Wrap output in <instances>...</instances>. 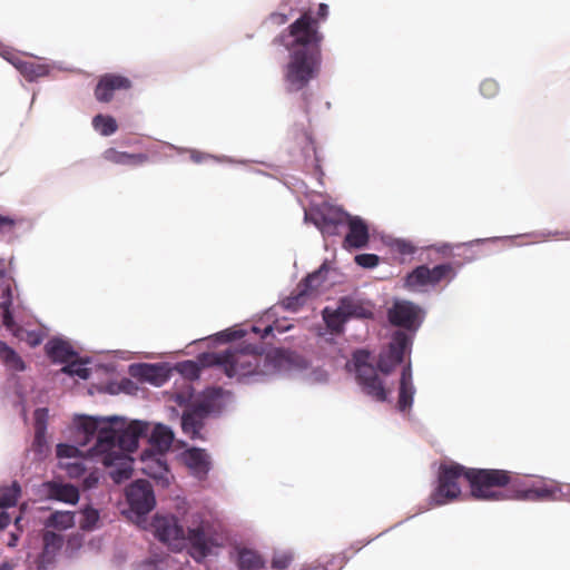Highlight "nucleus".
I'll return each instance as SVG.
<instances>
[{"mask_svg":"<svg viewBox=\"0 0 570 570\" xmlns=\"http://www.w3.org/2000/svg\"><path fill=\"white\" fill-rule=\"evenodd\" d=\"M2 59H6L29 81H35L49 73L48 66L32 60L22 59L2 48Z\"/></svg>","mask_w":570,"mask_h":570,"instance_id":"obj_18","label":"nucleus"},{"mask_svg":"<svg viewBox=\"0 0 570 570\" xmlns=\"http://www.w3.org/2000/svg\"><path fill=\"white\" fill-rule=\"evenodd\" d=\"M466 481L471 495L476 500H547L556 493V487L542 480L529 482L519 474L501 469H469Z\"/></svg>","mask_w":570,"mask_h":570,"instance_id":"obj_1","label":"nucleus"},{"mask_svg":"<svg viewBox=\"0 0 570 570\" xmlns=\"http://www.w3.org/2000/svg\"><path fill=\"white\" fill-rule=\"evenodd\" d=\"M99 481V478L96 473H90L89 475H87L83 480V487L86 489H91V488H95L97 485Z\"/></svg>","mask_w":570,"mask_h":570,"instance_id":"obj_51","label":"nucleus"},{"mask_svg":"<svg viewBox=\"0 0 570 570\" xmlns=\"http://www.w3.org/2000/svg\"><path fill=\"white\" fill-rule=\"evenodd\" d=\"M203 361L207 365L218 366L228 377H254L255 381H259L276 373L283 365L284 356L278 350L265 353L246 345L205 354Z\"/></svg>","mask_w":570,"mask_h":570,"instance_id":"obj_2","label":"nucleus"},{"mask_svg":"<svg viewBox=\"0 0 570 570\" xmlns=\"http://www.w3.org/2000/svg\"><path fill=\"white\" fill-rule=\"evenodd\" d=\"M293 558L288 553H281L273 557L272 567L277 570H285L289 567Z\"/></svg>","mask_w":570,"mask_h":570,"instance_id":"obj_45","label":"nucleus"},{"mask_svg":"<svg viewBox=\"0 0 570 570\" xmlns=\"http://www.w3.org/2000/svg\"><path fill=\"white\" fill-rule=\"evenodd\" d=\"M268 20L274 26H283L289 20V16L282 12H273L269 14Z\"/></svg>","mask_w":570,"mask_h":570,"instance_id":"obj_49","label":"nucleus"},{"mask_svg":"<svg viewBox=\"0 0 570 570\" xmlns=\"http://www.w3.org/2000/svg\"><path fill=\"white\" fill-rule=\"evenodd\" d=\"M78 453V449L73 445L69 444H58L57 445V456L62 458H76Z\"/></svg>","mask_w":570,"mask_h":570,"instance_id":"obj_47","label":"nucleus"},{"mask_svg":"<svg viewBox=\"0 0 570 570\" xmlns=\"http://www.w3.org/2000/svg\"><path fill=\"white\" fill-rule=\"evenodd\" d=\"M180 366H181V372H184V373H190V374L196 375V373L198 371L196 363L193 361L184 362L183 364H180Z\"/></svg>","mask_w":570,"mask_h":570,"instance_id":"obj_52","label":"nucleus"},{"mask_svg":"<svg viewBox=\"0 0 570 570\" xmlns=\"http://www.w3.org/2000/svg\"><path fill=\"white\" fill-rule=\"evenodd\" d=\"M269 332H272V327H271V326H268V327H266V328H265V333H266V334H267V333H269Z\"/></svg>","mask_w":570,"mask_h":570,"instance_id":"obj_54","label":"nucleus"},{"mask_svg":"<svg viewBox=\"0 0 570 570\" xmlns=\"http://www.w3.org/2000/svg\"><path fill=\"white\" fill-rule=\"evenodd\" d=\"M112 463L108 466H115L110 472V476L115 483H122L131 478L132 474V459L129 455L112 454Z\"/></svg>","mask_w":570,"mask_h":570,"instance_id":"obj_26","label":"nucleus"},{"mask_svg":"<svg viewBox=\"0 0 570 570\" xmlns=\"http://www.w3.org/2000/svg\"><path fill=\"white\" fill-rule=\"evenodd\" d=\"M43 549L40 556L42 563H50L53 561L57 553L63 546V537L52 531H46L42 535Z\"/></svg>","mask_w":570,"mask_h":570,"instance_id":"obj_25","label":"nucleus"},{"mask_svg":"<svg viewBox=\"0 0 570 570\" xmlns=\"http://www.w3.org/2000/svg\"><path fill=\"white\" fill-rule=\"evenodd\" d=\"M79 429L85 434V442L86 444L88 441H90L96 434L99 436L100 431L102 429H111V422L109 420L105 419H96L90 416H81L79 420ZM98 438H96L97 440Z\"/></svg>","mask_w":570,"mask_h":570,"instance_id":"obj_27","label":"nucleus"},{"mask_svg":"<svg viewBox=\"0 0 570 570\" xmlns=\"http://www.w3.org/2000/svg\"><path fill=\"white\" fill-rule=\"evenodd\" d=\"M347 234L343 240V247L345 249H361L367 246L370 240L368 226L358 216H351L350 220L346 222Z\"/></svg>","mask_w":570,"mask_h":570,"instance_id":"obj_17","label":"nucleus"},{"mask_svg":"<svg viewBox=\"0 0 570 570\" xmlns=\"http://www.w3.org/2000/svg\"><path fill=\"white\" fill-rule=\"evenodd\" d=\"M465 468L456 462L441 464L438 475V485L430 495V504L440 507L455 501L461 495V487L459 480L464 478L466 480Z\"/></svg>","mask_w":570,"mask_h":570,"instance_id":"obj_8","label":"nucleus"},{"mask_svg":"<svg viewBox=\"0 0 570 570\" xmlns=\"http://www.w3.org/2000/svg\"><path fill=\"white\" fill-rule=\"evenodd\" d=\"M49 413L48 409L40 407L37 409L33 413L35 419V439L32 443V448L36 452L42 453L47 448V422H48Z\"/></svg>","mask_w":570,"mask_h":570,"instance_id":"obj_24","label":"nucleus"},{"mask_svg":"<svg viewBox=\"0 0 570 570\" xmlns=\"http://www.w3.org/2000/svg\"><path fill=\"white\" fill-rule=\"evenodd\" d=\"M327 269L325 265H322L316 272L307 275L303 281H301L297 285L303 292H305L308 296L314 295L318 287L323 284L325 277L324 273Z\"/></svg>","mask_w":570,"mask_h":570,"instance_id":"obj_33","label":"nucleus"},{"mask_svg":"<svg viewBox=\"0 0 570 570\" xmlns=\"http://www.w3.org/2000/svg\"><path fill=\"white\" fill-rule=\"evenodd\" d=\"M174 441V433L163 424H157L151 433L150 443L159 451H167Z\"/></svg>","mask_w":570,"mask_h":570,"instance_id":"obj_31","label":"nucleus"},{"mask_svg":"<svg viewBox=\"0 0 570 570\" xmlns=\"http://www.w3.org/2000/svg\"><path fill=\"white\" fill-rule=\"evenodd\" d=\"M368 357V352L363 350L356 351L353 354L356 381L366 395L377 402H384L387 400V391L379 377L376 368L367 362Z\"/></svg>","mask_w":570,"mask_h":570,"instance_id":"obj_10","label":"nucleus"},{"mask_svg":"<svg viewBox=\"0 0 570 570\" xmlns=\"http://www.w3.org/2000/svg\"><path fill=\"white\" fill-rule=\"evenodd\" d=\"M204 426V422L198 417L191 410L184 412L181 416L183 431L188 434L191 439L200 438V430Z\"/></svg>","mask_w":570,"mask_h":570,"instance_id":"obj_34","label":"nucleus"},{"mask_svg":"<svg viewBox=\"0 0 570 570\" xmlns=\"http://www.w3.org/2000/svg\"><path fill=\"white\" fill-rule=\"evenodd\" d=\"M338 304L347 320L352 317L371 318L373 316V312L371 311L370 307L365 306L364 304L352 297H342Z\"/></svg>","mask_w":570,"mask_h":570,"instance_id":"obj_28","label":"nucleus"},{"mask_svg":"<svg viewBox=\"0 0 570 570\" xmlns=\"http://www.w3.org/2000/svg\"><path fill=\"white\" fill-rule=\"evenodd\" d=\"M324 36L320 31L318 20L314 19L312 12L304 11L299 18L284 29L275 42L285 47L288 51H306L321 53V46Z\"/></svg>","mask_w":570,"mask_h":570,"instance_id":"obj_4","label":"nucleus"},{"mask_svg":"<svg viewBox=\"0 0 570 570\" xmlns=\"http://www.w3.org/2000/svg\"><path fill=\"white\" fill-rule=\"evenodd\" d=\"M67 472L70 478H80L86 472L82 461H75L67 465Z\"/></svg>","mask_w":570,"mask_h":570,"instance_id":"obj_46","label":"nucleus"},{"mask_svg":"<svg viewBox=\"0 0 570 570\" xmlns=\"http://www.w3.org/2000/svg\"><path fill=\"white\" fill-rule=\"evenodd\" d=\"M237 564L240 570H261L265 568V561L261 554L245 548L238 551Z\"/></svg>","mask_w":570,"mask_h":570,"instance_id":"obj_30","label":"nucleus"},{"mask_svg":"<svg viewBox=\"0 0 570 570\" xmlns=\"http://www.w3.org/2000/svg\"><path fill=\"white\" fill-rule=\"evenodd\" d=\"M392 325L406 330H417L422 322V309L410 301H396L387 312Z\"/></svg>","mask_w":570,"mask_h":570,"instance_id":"obj_14","label":"nucleus"},{"mask_svg":"<svg viewBox=\"0 0 570 570\" xmlns=\"http://www.w3.org/2000/svg\"><path fill=\"white\" fill-rule=\"evenodd\" d=\"M132 82L128 77L119 73H105L100 76L95 87L94 95L99 102H110L119 91H128Z\"/></svg>","mask_w":570,"mask_h":570,"instance_id":"obj_16","label":"nucleus"},{"mask_svg":"<svg viewBox=\"0 0 570 570\" xmlns=\"http://www.w3.org/2000/svg\"><path fill=\"white\" fill-rule=\"evenodd\" d=\"M288 61L284 67V81L288 92H296L308 86L317 77L322 53H312L301 50L288 51Z\"/></svg>","mask_w":570,"mask_h":570,"instance_id":"obj_7","label":"nucleus"},{"mask_svg":"<svg viewBox=\"0 0 570 570\" xmlns=\"http://www.w3.org/2000/svg\"><path fill=\"white\" fill-rule=\"evenodd\" d=\"M23 309L19 298L17 285L2 272V326H4L19 341H24L29 346L40 345L45 338L42 331H27L14 322L17 313Z\"/></svg>","mask_w":570,"mask_h":570,"instance_id":"obj_6","label":"nucleus"},{"mask_svg":"<svg viewBox=\"0 0 570 570\" xmlns=\"http://www.w3.org/2000/svg\"><path fill=\"white\" fill-rule=\"evenodd\" d=\"M20 521H21V517L20 515L14 519V525L17 528V531L10 532V538H9V540L7 542L8 547H14L17 544L18 540H19V537H20V534L22 532V529L20 527Z\"/></svg>","mask_w":570,"mask_h":570,"instance_id":"obj_48","label":"nucleus"},{"mask_svg":"<svg viewBox=\"0 0 570 570\" xmlns=\"http://www.w3.org/2000/svg\"><path fill=\"white\" fill-rule=\"evenodd\" d=\"M393 248L396 253L403 256L413 255L416 250V247L405 239H396L393 244Z\"/></svg>","mask_w":570,"mask_h":570,"instance_id":"obj_43","label":"nucleus"},{"mask_svg":"<svg viewBox=\"0 0 570 570\" xmlns=\"http://www.w3.org/2000/svg\"><path fill=\"white\" fill-rule=\"evenodd\" d=\"M355 263L364 268L376 267L380 263V257L375 254H358L354 258Z\"/></svg>","mask_w":570,"mask_h":570,"instance_id":"obj_41","label":"nucleus"},{"mask_svg":"<svg viewBox=\"0 0 570 570\" xmlns=\"http://www.w3.org/2000/svg\"><path fill=\"white\" fill-rule=\"evenodd\" d=\"M47 527L67 530L75 525V514L70 511H56L46 522Z\"/></svg>","mask_w":570,"mask_h":570,"instance_id":"obj_35","label":"nucleus"},{"mask_svg":"<svg viewBox=\"0 0 570 570\" xmlns=\"http://www.w3.org/2000/svg\"><path fill=\"white\" fill-rule=\"evenodd\" d=\"M45 351L53 363H68L77 356L71 345L61 338L50 340L46 344Z\"/></svg>","mask_w":570,"mask_h":570,"instance_id":"obj_23","label":"nucleus"},{"mask_svg":"<svg viewBox=\"0 0 570 570\" xmlns=\"http://www.w3.org/2000/svg\"><path fill=\"white\" fill-rule=\"evenodd\" d=\"M480 92L485 98H493L499 92V85L494 79H485L480 85Z\"/></svg>","mask_w":570,"mask_h":570,"instance_id":"obj_42","label":"nucleus"},{"mask_svg":"<svg viewBox=\"0 0 570 570\" xmlns=\"http://www.w3.org/2000/svg\"><path fill=\"white\" fill-rule=\"evenodd\" d=\"M128 504L138 515L149 513L156 503L151 484L146 480H137L126 490Z\"/></svg>","mask_w":570,"mask_h":570,"instance_id":"obj_15","label":"nucleus"},{"mask_svg":"<svg viewBox=\"0 0 570 570\" xmlns=\"http://www.w3.org/2000/svg\"><path fill=\"white\" fill-rule=\"evenodd\" d=\"M323 320L327 326V328L333 334H341L344 331V324L347 318L344 312L341 309L338 305L337 308L333 309L331 307H325L322 312Z\"/></svg>","mask_w":570,"mask_h":570,"instance_id":"obj_29","label":"nucleus"},{"mask_svg":"<svg viewBox=\"0 0 570 570\" xmlns=\"http://www.w3.org/2000/svg\"><path fill=\"white\" fill-rule=\"evenodd\" d=\"M61 372L66 373V374H69L71 376H78L82 380H87L89 379L90 374H91V371L90 368L88 367H85L82 365V363L80 362H75V361H70L68 362L67 365H65L62 368H61Z\"/></svg>","mask_w":570,"mask_h":570,"instance_id":"obj_40","label":"nucleus"},{"mask_svg":"<svg viewBox=\"0 0 570 570\" xmlns=\"http://www.w3.org/2000/svg\"><path fill=\"white\" fill-rule=\"evenodd\" d=\"M219 528L218 523L202 513L190 515V519L187 520L185 538L189 546V554L194 560L203 561L212 553L213 548L220 546Z\"/></svg>","mask_w":570,"mask_h":570,"instance_id":"obj_5","label":"nucleus"},{"mask_svg":"<svg viewBox=\"0 0 570 570\" xmlns=\"http://www.w3.org/2000/svg\"><path fill=\"white\" fill-rule=\"evenodd\" d=\"M203 421L213 411V404L209 401H202L189 409Z\"/></svg>","mask_w":570,"mask_h":570,"instance_id":"obj_44","label":"nucleus"},{"mask_svg":"<svg viewBox=\"0 0 570 570\" xmlns=\"http://www.w3.org/2000/svg\"><path fill=\"white\" fill-rule=\"evenodd\" d=\"M456 273L451 263L440 264L434 267L420 265L404 277V288L410 292H423L426 287H435L441 282H451Z\"/></svg>","mask_w":570,"mask_h":570,"instance_id":"obj_9","label":"nucleus"},{"mask_svg":"<svg viewBox=\"0 0 570 570\" xmlns=\"http://www.w3.org/2000/svg\"><path fill=\"white\" fill-rule=\"evenodd\" d=\"M92 127L102 136H110L118 129L117 121L114 117L101 114L92 118Z\"/></svg>","mask_w":570,"mask_h":570,"instance_id":"obj_36","label":"nucleus"},{"mask_svg":"<svg viewBox=\"0 0 570 570\" xmlns=\"http://www.w3.org/2000/svg\"><path fill=\"white\" fill-rule=\"evenodd\" d=\"M99 521V512L98 510L88 507L81 512V520L79 521V527L82 530L90 531L97 527Z\"/></svg>","mask_w":570,"mask_h":570,"instance_id":"obj_39","label":"nucleus"},{"mask_svg":"<svg viewBox=\"0 0 570 570\" xmlns=\"http://www.w3.org/2000/svg\"><path fill=\"white\" fill-rule=\"evenodd\" d=\"M184 461L198 479H205L210 470V459L203 449L193 448L184 452Z\"/></svg>","mask_w":570,"mask_h":570,"instance_id":"obj_20","label":"nucleus"},{"mask_svg":"<svg viewBox=\"0 0 570 570\" xmlns=\"http://www.w3.org/2000/svg\"><path fill=\"white\" fill-rule=\"evenodd\" d=\"M155 535L173 550H181L186 546L185 530L174 515H155L153 520Z\"/></svg>","mask_w":570,"mask_h":570,"instance_id":"obj_12","label":"nucleus"},{"mask_svg":"<svg viewBox=\"0 0 570 570\" xmlns=\"http://www.w3.org/2000/svg\"><path fill=\"white\" fill-rule=\"evenodd\" d=\"M328 16V6L326 3H320L316 12V17L314 19L318 20V23L325 20Z\"/></svg>","mask_w":570,"mask_h":570,"instance_id":"obj_50","label":"nucleus"},{"mask_svg":"<svg viewBox=\"0 0 570 570\" xmlns=\"http://www.w3.org/2000/svg\"><path fill=\"white\" fill-rule=\"evenodd\" d=\"M20 485L13 482L10 488H2V530L9 524L10 518L3 509L13 507L20 497Z\"/></svg>","mask_w":570,"mask_h":570,"instance_id":"obj_32","label":"nucleus"},{"mask_svg":"<svg viewBox=\"0 0 570 570\" xmlns=\"http://www.w3.org/2000/svg\"><path fill=\"white\" fill-rule=\"evenodd\" d=\"M415 387L412 380V367L409 362L401 372L397 409L401 412L409 411L413 404Z\"/></svg>","mask_w":570,"mask_h":570,"instance_id":"obj_21","label":"nucleus"},{"mask_svg":"<svg viewBox=\"0 0 570 570\" xmlns=\"http://www.w3.org/2000/svg\"><path fill=\"white\" fill-rule=\"evenodd\" d=\"M2 363H4L9 370L16 372H22L26 368L21 356L4 343H2Z\"/></svg>","mask_w":570,"mask_h":570,"instance_id":"obj_37","label":"nucleus"},{"mask_svg":"<svg viewBox=\"0 0 570 570\" xmlns=\"http://www.w3.org/2000/svg\"><path fill=\"white\" fill-rule=\"evenodd\" d=\"M1 222H2V228H3L4 226H7V225H9V226H10V225H12V224H13V220H12V219H10V218H8V217H4V216H2Z\"/></svg>","mask_w":570,"mask_h":570,"instance_id":"obj_53","label":"nucleus"},{"mask_svg":"<svg viewBox=\"0 0 570 570\" xmlns=\"http://www.w3.org/2000/svg\"><path fill=\"white\" fill-rule=\"evenodd\" d=\"M308 217L314 225L320 229L323 236H337L346 226L350 220V214L343 209L323 205L316 210L312 212Z\"/></svg>","mask_w":570,"mask_h":570,"instance_id":"obj_11","label":"nucleus"},{"mask_svg":"<svg viewBox=\"0 0 570 570\" xmlns=\"http://www.w3.org/2000/svg\"><path fill=\"white\" fill-rule=\"evenodd\" d=\"M111 429H102L91 449L95 455L101 456L104 465L112 463V454L129 455L138 448L139 439L147 433L148 424L132 421L125 425L117 417H111Z\"/></svg>","mask_w":570,"mask_h":570,"instance_id":"obj_3","label":"nucleus"},{"mask_svg":"<svg viewBox=\"0 0 570 570\" xmlns=\"http://www.w3.org/2000/svg\"><path fill=\"white\" fill-rule=\"evenodd\" d=\"M101 157L104 160L115 164V165H125V166H141L149 160L147 154H129L126 151L117 150L114 147L107 148Z\"/></svg>","mask_w":570,"mask_h":570,"instance_id":"obj_22","label":"nucleus"},{"mask_svg":"<svg viewBox=\"0 0 570 570\" xmlns=\"http://www.w3.org/2000/svg\"><path fill=\"white\" fill-rule=\"evenodd\" d=\"M411 340L403 332H396L385 352L379 356L377 366L384 374H390L403 362L405 353L410 350Z\"/></svg>","mask_w":570,"mask_h":570,"instance_id":"obj_13","label":"nucleus"},{"mask_svg":"<svg viewBox=\"0 0 570 570\" xmlns=\"http://www.w3.org/2000/svg\"><path fill=\"white\" fill-rule=\"evenodd\" d=\"M308 297L305 292L296 287L295 291L283 301V305L285 308L296 312L306 303Z\"/></svg>","mask_w":570,"mask_h":570,"instance_id":"obj_38","label":"nucleus"},{"mask_svg":"<svg viewBox=\"0 0 570 570\" xmlns=\"http://www.w3.org/2000/svg\"><path fill=\"white\" fill-rule=\"evenodd\" d=\"M1 570H8L7 563H2Z\"/></svg>","mask_w":570,"mask_h":570,"instance_id":"obj_55","label":"nucleus"},{"mask_svg":"<svg viewBox=\"0 0 570 570\" xmlns=\"http://www.w3.org/2000/svg\"><path fill=\"white\" fill-rule=\"evenodd\" d=\"M46 495L56 501L76 504L79 501V490L70 483L47 481L43 483Z\"/></svg>","mask_w":570,"mask_h":570,"instance_id":"obj_19","label":"nucleus"}]
</instances>
